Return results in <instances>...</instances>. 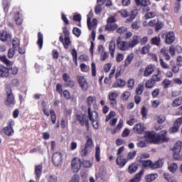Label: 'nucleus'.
<instances>
[{"label":"nucleus","instance_id":"obj_1","mask_svg":"<svg viewBox=\"0 0 182 182\" xmlns=\"http://www.w3.org/2000/svg\"><path fill=\"white\" fill-rule=\"evenodd\" d=\"M97 119H99V117H95V114H92V119L87 117L86 114H83L82 116L79 114L76 116V119L80 123V126H85L87 132H89V120L91 122L92 127L95 130L99 129V122H97Z\"/></svg>","mask_w":182,"mask_h":182},{"label":"nucleus","instance_id":"obj_2","mask_svg":"<svg viewBox=\"0 0 182 182\" xmlns=\"http://www.w3.org/2000/svg\"><path fill=\"white\" fill-rule=\"evenodd\" d=\"M86 102L88 106V119H90V120H92V114H95L94 117H99V114L97 113V112L92 111V105L94 107V110H96V109H97L96 97H93V96L87 97Z\"/></svg>","mask_w":182,"mask_h":182},{"label":"nucleus","instance_id":"obj_3","mask_svg":"<svg viewBox=\"0 0 182 182\" xmlns=\"http://www.w3.org/2000/svg\"><path fill=\"white\" fill-rule=\"evenodd\" d=\"M117 47L119 50H129V49H132L134 48V41L133 40L129 41H124L122 37H118L116 39Z\"/></svg>","mask_w":182,"mask_h":182},{"label":"nucleus","instance_id":"obj_4","mask_svg":"<svg viewBox=\"0 0 182 182\" xmlns=\"http://www.w3.org/2000/svg\"><path fill=\"white\" fill-rule=\"evenodd\" d=\"M159 36H161V39L164 40L165 45H171L176 41V33L173 31H162Z\"/></svg>","mask_w":182,"mask_h":182},{"label":"nucleus","instance_id":"obj_5","mask_svg":"<svg viewBox=\"0 0 182 182\" xmlns=\"http://www.w3.org/2000/svg\"><path fill=\"white\" fill-rule=\"evenodd\" d=\"M119 14H120L122 18H128L126 19L125 22H133L137 15H139L137 9L132 10L130 14L127 9H121L119 11Z\"/></svg>","mask_w":182,"mask_h":182},{"label":"nucleus","instance_id":"obj_6","mask_svg":"<svg viewBox=\"0 0 182 182\" xmlns=\"http://www.w3.org/2000/svg\"><path fill=\"white\" fill-rule=\"evenodd\" d=\"M141 164L144 168L150 167L152 170H156V168H160L163 167V161L161 160H158L153 163L151 160H140Z\"/></svg>","mask_w":182,"mask_h":182},{"label":"nucleus","instance_id":"obj_7","mask_svg":"<svg viewBox=\"0 0 182 182\" xmlns=\"http://www.w3.org/2000/svg\"><path fill=\"white\" fill-rule=\"evenodd\" d=\"M6 98L4 100V105H6L7 107H11V106H14L16 102H15V96L14 95V92H12V89L11 87L6 88Z\"/></svg>","mask_w":182,"mask_h":182},{"label":"nucleus","instance_id":"obj_8","mask_svg":"<svg viewBox=\"0 0 182 182\" xmlns=\"http://www.w3.org/2000/svg\"><path fill=\"white\" fill-rule=\"evenodd\" d=\"M63 33L64 38L63 36H60L59 41L63 43L65 49H69V29H68V27H63Z\"/></svg>","mask_w":182,"mask_h":182},{"label":"nucleus","instance_id":"obj_9","mask_svg":"<svg viewBox=\"0 0 182 182\" xmlns=\"http://www.w3.org/2000/svg\"><path fill=\"white\" fill-rule=\"evenodd\" d=\"M77 80L82 92H87V90H89V83L86 80L85 76L77 75Z\"/></svg>","mask_w":182,"mask_h":182},{"label":"nucleus","instance_id":"obj_10","mask_svg":"<svg viewBox=\"0 0 182 182\" xmlns=\"http://www.w3.org/2000/svg\"><path fill=\"white\" fill-rule=\"evenodd\" d=\"M151 28H155V32H159L160 29L164 28V23L159 18L152 19L149 21Z\"/></svg>","mask_w":182,"mask_h":182},{"label":"nucleus","instance_id":"obj_11","mask_svg":"<svg viewBox=\"0 0 182 182\" xmlns=\"http://www.w3.org/2000/svg\"><path fill=\"white\" fill-rule=\"evenodd\" d=\"M62 157V154L60 152H55L52 156V161L53 166H55V167H60V166H62L63 160Z\"/></svg>","mask_w":182,"mask_h":182},{"label":"nucleus","instance_id":"obj_12","mask_svg":"<svg viewBox=\"0 0 182 182\" xmlns=\"http://www.w3.org/2000/svg\"><path fill=\"white\" fill-rule=\"evenodd\" d=\"M82 167V162L78 158H74L71 161V170L73 173H78Z\"/></svg>","mask_w":182,"mask_h":182},{"label":"nucleus","instance_id":"obj_13","mask_svg":"<svg viewBox=\"0 0 182 182\" xmlns=\"http://www.w3.org/2000/svg\"><path fill=\"white\" fill-rule=\"evenodd\" d=\"M182 124V117L177 118L173 124L172 127L169 129V133H177L180 130V127Z\"/></svg>","mask_w":182,"mask_h":182},{"label":"nucleus","instance_id":"obj_14","mask_svg":"<svg viewBox=\"0 0 182 182\" xmlns=\"http://www.w3.org/2000/svg\"><path fill=\"white\" fill-rule=\"evenodd\" d=\"M168 141V139L167 138V131L162 130L159 134H156V144L159 143H167Z\"/></svg>","mask_w":182,"mask_h":182},{"label":"nucleus","instance_id":"obj_15","mask_svg":"<svg viewBox=\"0 0 182 182\" xmlns=\"http://www.w3.org/2000/svg\"><path fill=\"white\" fill-rule=\"evenodd\" d=\"M132 41H134V47L136 45H139V43H140L141 45H146V43L149 42V37L144 36L141 38V37L139 36H134L132 38Z\"/></svg>","mask_w":182,"mask_h":182},{"label":"nucleus","instance_id":"obj_16","mask_svg":"<svg viewBox=\"0 0 182 182\" xmlns=\"http://www.w3.org/2000/svg\"><path fill=\"white\" fill-rule=\"evenodd\" d=\"M154 69H156V65L153 64L147 65L145 68L143 76L144 77H149V76H151V75H153V73H154Z\"/></svg>","mask_w":182,"mask_h":182},{"label":"nucleus","instance_id":"obj_17","mask_svg":"<svg viewBox=\"0 0 182 182\" xmlns=\"http://www.w3.org/2000/svg\"><path fill=\"white\" fill-rule=\"evenodd\" d=\"M12 36L5 30L0 31V41L1 42H6V41H11Z\"/></svg>","mask_w":182,"mask_h":182},{"label":"nucleus","instance_id":"obj_18","mask_svg":"<svg viewBox=\"0 0 182 182\" xmlns=\"http://www.w3.org/2000/svg\"><path fill=\"white\" fill-rule=\"evenodd\" d=\"M117 96H119V94H117V92L116 91L109 93L108 97L109 103L112 105V106H116V105H117V100H116V99H117Z\"/></svg>","mask_w":182,"mask_h":182},{"label":"nucleus","instance_id":"obj_19","mask_svg":"<svg viewBox=\"0 0 182 182\" xmlns=\"http://www.w3.org/2000/svg\"><path fill=\"white\" fill-rule=\"evenodd\" d=\"M169 53H170V55H171V56H174V55H176V53H182L181 46H180L178 45H177V46L171 45L169 47Z\"/></svg>","mask_w":182,"mask_h":182},{"label":"nucleus","instance_id":"obj_20","mask_svg":"<svg viewBox=\"0 0 182 182\" xmlns=\"http://www.w3.org/2000/svg\"><path fill=\"white\" fill-rule=\"evenodd\" d=\"M133 130L136 134H144L146 127H144V124L139 123L134 126Z\"/></svg>","mask_w":182,"mask_h":182},{"label":"nucleus","instance_id":"obj_21","mask_svg":"<svg viewBox=\"0 0 182 182\" xmlns=\"http://www.w3.org/2000/svg\"><path fill=\"white\" fill-rule=\"evenodd\" d=\"M87 25L89 31H92V28H95L97 26V18H93L92 20V18L88 16L87 18Z\"/></svg>","mask_w":182,"mask_h":182},{"label":"nucleus","instance_id":"obj_22","mask_svg":"<svg viewBox=\"0 0 182 182\" xmlns=\"http://www.w3.org/2000/svg\"><path fill=\"white\" fill-rule=\"evenodd\" d=\"M127 159L123 158L122 155H119L117 157L116 163L117 166H119L120 168H123L127 164Z\"/></svg>","mask_w":182,"mask_h":182},{"label":"nucleus","instance_id":"obj_23","mask_svg":"<svg viewBox=\"0 0 182 182\" xmlns=\"http://www.w3.org/2000/svg\"><path fill=\"white\" fill-rule=\"evenodd\" d=\"M43 170V165L42 164L36 166L34 173L36 175V179L39 180L41 176H42V171Z\"/></svg>","mask_w":182,"mask_h":182},{"label":"nucleus","instance_id":"obj_24","mask_svg":"<svg viewBox=\"0 0 182 182\" xmlns=\"http://www.w3.org/2000/svg\"><path fill=\"white\" fill-rule=\"evenodd\" d=\"M14 19L16 25H17L18 26H21V25L23 23V18L21 16V13L19 11H16L14 14Z\"/></svg>","mask_w":182,"mask_h":182},{"label":"nucleus","instance_id":"obj_25","mask_svg":"<svg viewBox=\"0 0 182 182\" xmlns=\"http://www.w3.org/2000/svg\"><path fill=\"white\" fill-rule=\"evenodd\" d=\"M143 174H144V170L142 169L128 182H140L141 181V177L143 176Z\"/></svg>","mask_w":182,"mask_h":182},{"label":"nucleus","instance_id":"obj_26","mask_svg":"<svg viewBox=\"0 0 182 182\" xmlns=\"http://www.w3.org/2000/svg\"><path fill=\"white\" fill-rule=\"evenodd\" d=\"M9 77V73L8 72L7 67L0 64V77Z\"/></svg>","mask_w":182,"mask_h":182},{"label":"nucleus","instance_id":"obj_27","mask_svg":"<svg viewBox=\"0 0 182 182\" xmlns=\"http://www.w3.org/2000/svg\"><path fill=\"white\" fill-rule=\"evenodd\" d=\"M150 43L151 45L160 48V46H161V38H160L159 36L153 37L150 40Z\"/></svg>","mask_w":182,"mask_h":182},{"label":"nucleus","instance_id":"obj_28","mask_svg":"<svg viewBox=\"0 0 182 182\" xmlns=\"http://www.w3.org/2000/svg\"><path fill=\"white\" fill-rule=\"evenodd\" d=\"M108 49L111 57L112 58H114V52H116V43L114 41L109 42Z\"/></svg>","mask_w":182,"mask_h":182},{"label":"nucleus","instance_id":"obj_29","mask_svg":"<svg viewBox=\"0 0 182 182\" xmlns=\"http://www.w3.org/2000/svg\"><path fill=\"white\" fill-rule=\"evenodd\" d=\"M151 78L154 80L155 83H157V82H161V80H163L161 71H160V70H158L156 74L153 75Z\"/></svg>","mask_w":182,"mask_h":182},{"label":"nucleus","instance_id":"obj_30","mask_svg":"<svg viewBox=\"0 0 182 182\" xmlns=\"http://www.w3.org/2000/svg\"><path fill=\"white\" fill-rule=\"evenodd\" d=\"M137 168H139V164L132 163L129 166L127 171L129 174H134V173L137 171Z\"/></svg>","mask_w":182,"mask_h":182},{"label":"nucleus","instance_id":"obj_31","mask_svg":"<svg viewBox=\"0 0 182 182\" xmlns=\"http://www.w3.org/2000/svg\"><path fill=\"white\" fill-rule=\"evenodd\" d=\"M133 59H134V53H130L127 56V58L125 59L124 61V68H127L130 65V63L133 62Z\"/></svg>","mask_w":182,"mask_h":182},{"label":"nucleus","instance_id":"obj_32","mask_svg":"<svg viewBox=\"0 0 182 182\" xmlns=\"http://www.w3.org/2000/svg\"><path fill=\"white\" fill-rule=\"evenodd\" d=\"M119 26L116 23H112L110 24H106L105 25V31H109V32H113L114 31H116Z\"/></svg>","mask_w":182,"mask_h":182},{"label":"nucleus","instance_id":"obj_33","mask_svg":"<svg viewBox=\"0 0 182 182\" xmlns=\"http://www.w3.org/2000/svg\"><path fill=\"white\" fill-rule=\"evenodd\" d=\"M8 72L9 73V70L11 72V75H18V72H19V68L16 66H14V63L11 62V65L7 66Z\"/></svg>","mask_w":182,"mask_h":182},{"label":"nucleus","instance_id":"obj_34","mask_svg":"<svg viewBox=\"0 0 182 182\" xmlns=\"http://www.w3.org/2000/svg\"><path fill=\"white\" fill-rule=\"evenodd\" d=\"M124 86H126V80L119 78L113 84V87H123Z\"/></svg>","mask_w":182,"mask_h":182},{"label":"nucleus","instance_id":"obj_35","mask_svg":"<svg viewBox=\"0 0 182 182\" xmlns=\"http://www.w3.org/2000/svg\"><path fill=\"white\" fill-rule=\"evenodd\" d=\"M146 137H148L149 140H151L154 144H157V134H156V133L149 132L146 133Z\"/></svg>","mask_w":182,"mask_h":182},{"label":"nucleus","instance_id":"obj_36","mask_svg":"<svg viewBox=\"0 0 182 182\" xmlns=\"http://www.w3.org/2000/svg\"><path fill=\"white\" fill-rule=\"evenodd\" d=\"M170 66L173 73H178V72H180V67L176 64V62L171 60Z\"/></svg>","mask_w":182,"mask_h":182},{"label":"nucleus","instance_id":"obj_37","mask_svg":"<svg viewBox=\"0 0 182 182\" xmlns=\"http://www.w3.org/2000/svg\"><path fill=\"white\" fill-rule=\"evenodd\" d=\"M3 9L4 12H9V8H11V1L10 0H3L2 1Z\"/></svg>","mask_w":182,"mask_h":182},{"label":"nucleus","instance_id":"obj_38","mask_svg":"<svg viewBox=\"0 0 182 182\" xmlns=\"http://www.w3.org/2000/svg\"><path fill=\"white\" fill-rule=\"evenodd\" d=\"M37 45L39 47V49H42L43 46V34L41 32H38V33Z\"/></svg>","mask_w":182,"mask_h":182},{"label":"nucleus","instance_id":"obj_39","mask_svg":"<svg viewBox=\"0 0 182 182\" xmlns=\"http://www.w3.org/2000/svg\"><path fill=\"white\" fill-rule=\"evenodd\" d=\"M181 147H182V142L181 141H178L173 149V153H181Z\"/></svg>","mask_w":182,"mask_h":182},{"label":"nucleus","instance_id":"obj_40","mask_svg":"<svg viewBox=\"0 0 182 182\" xmlns=\"http://www.w3.org/2000/svg\"><path fill=\"white\" fill-rule=\"evenodd\" d=\"M157 177H159V175L157 173H151L145 176V180L146 182H151L154 181V180L156 179Z\"/></svg>","mask_w":182,"mask_h":182},{"label":"nucleus","instance_id":"obj_41","mask_svg":"<svg viewBox=\"0 0 182 182\" xmlns=\"http://www.w3.org/2000/svg\"><path fill=\"white\" fill-rule=\"evenodd\" d=\"M3 132L6 136H14V128L13 127H5L3 129Z\"/></svg>","mask_w":182,"mask_h":182},{"label":"nucleus","instance_id":"obj_42","mask_svg":"<svg viewBox=\"0 0 182 182\" xmlns=\"http://www.w3.org/2000/svg\"><path fill=\"white\" fill-rule=\"evenodd\" d=\"M155 86H156V82L151 78L146 80V82L145 83L146 89H151L152 87H154Z\"/></svg>","mask_w":182,"mask_h":182},{"label":"nucleus","instance_id":"obj_43","mask_svg":"<svg viewBox=\"0 0 182 182\" xmlns=\"http://www.w3.org/2000/svg\"><path fill=\"white\" fill-rule=\"evenodd\" d=\"M181 105H182V97H178L176 98L172 102L173 107H178V106H181Z\"/></svg>","mask_w":182,"mask_h":182},{"label":"nucleus","instance_id":"obj_44","mask_svg":"<svg viewBox=\"0 0 182 182\" xmlns=\"http://www.w3.org/2000/svg\"><path fill=\"white\" fill-rule=\"evenodd\" d=\"M90 149L87 148L86 146H84L83 149H81V151L80 152V154L81 157H86V156H88V154L90 153Z\"/></svg>","mask_w":182,"mask_h":182},{"label":"nucleus","instance_id":"obj_45","mask_svg":"<svg viewBox=\"0 0 182 182\" xmlns=\"http://www.w3.org/2000/svg\"><path fill=\"white\" fill-rule=\"evenodd\" d=\"M71 55L73 57V61L75 64V66H77V51L76 49L73 48L71 50Z\"/></svg>","mask_w":182,"mask_h":182},{"label":"nucleus","instance_id":"obj_46","mask_svg":"<svg viewBox=\"0 0 182 182\" xmlns=\"http://www.w3.org/2000/svg\"><path fill=\"white\" fill-rule=\"evenodd\" d=\"M87 141L85 145V147H87L92 150V147L93 146V139L92 137H89V136H86Z\"/></svg>","mask_w":182,"mask_h":182},{"label":"nucleus","instance_id":"obj_47","mask_svg":"<svg viewBox=\"0 0 182 182\" xmlns=\"http://www.w3.org/2000/svg\"><path fill=\"white\" fill-rule=\"evenodd\" d=\"M13 49H18L21 46V41L18 38H14L12 41Z\"/></svg>","mask_w":182,"mask_h":182},{"label":"nucleus","instance_id":"obj_48","mask_svg":"<svg viewBox=\"0 0 182 182\" xmlns=\"http://www.w3.org/2000/svg\"><path fill=\"white\" fill-rule=\"evenodd\" d=\"M0 60L1 62H3V63H4L5 65H6V66L12 65V61L8 60V58H6V55H0Z\"/></svg>","mask_w":182,"mask_h":182},{"label":"nucleus","instance_id":"obj_49","mask_svg":"<svg viewBox=\"0 0 182 182\" xmlns=\"http://www.w3.org/2000/svg\"><path fill=\"white\" fill-rule=\"evenodd\" d=\"M73 19L75 22H79L77 24V26L82 28V23H80V21H82V16L80 14L74 15Z\"/></svg>","mask_w":182,"mask_h":182},{"label":"nucleus","instance_id":"obj_50","mask_svg":"<svg viewBox=\"0 0 182 182\" xmlns=\"http://www.w3.org/2000/svg\"><path fill=\"white\" fill-rule=\"evenodd\" d=\"M144 90V85L142 84H139L136 88V94L137 95H143V92Z\"/></svg>","mask_w":182,"mask_h":182},{"label":"nucleus","instance_id":"obj_51","mask_svg":"<svg viewBox=\"0 0 182 182\" xmlns=\"http://www.w3.org/2000/svg\"><path fill=\"white\" fill-rule=\"evenodd\" d=\"M50 117H51L52 124H56V112H55V109H50Z\"/></svg>","mask_w":182,"mask_h":182},{"label":"nucleus","instance_id":"obj_52","mask_svg":"<svg viewBox=\"0 0 182 182\" xmlns=\"http://www.w3.org/2000/svg\"><path fill=\"white\" fill-rule=\"evenodd\" d=\"M181 8V1H176L174 4L173 12H175V14H178Z\"/></svg>","mask_w":182,"mask_h":182},{"label":"nucleus","instance_id":"obj_53","mask_svg":"<svg viewBox=\"0 0 182 182\" xmlns=\"http://www.w3.org/2000/svg\"><path fill=\"white\" fill-rule=\"evenodd\" d=\"M134 83H136V82L134 81V79L133 78H130L128 81H127V87L128 89H129V90H133L134 87Z\"/></svg>","mask_w":182,"mask_h":182},{"label":"nucleus","instance_id":"obj_54","mask_svg":"<svg viewBox=\"0 0 182 182\" xmlns=\"http://www.w3.org/2000/svg\"><path fill=\"white\" fill-rule=\"evenodd\" d=\"M148 52H150V45L149 44L144 46L141 48L140 53H141V55H147Z\"/></svg>","mask_w":182,"mask_h":182},{"label":"nucleus","instance_id":"obj_55","mask_svg":"<svg viewBox=\"0 0 182 182\" xmlns=\"http://www.w3.org/2000/svg\"><path fill=\"white\" fill-rule=\"evenodd\" d=\"M130 96H132V92H130L129 91H126L122 95L121 97L122 100H125V102H127Z\"/></svg>","mask_w":182,"mask_h":182},{"label":"nucleus","instance_id":"obj_56","mask_svg":"<svg viewBox=\"0 0 182 182\" xmlns=\"http://www.w3.org/2000/svg\"><path fill=\"white\" fill-rule=\"evenodd\" d=\"M95 160L97 163L100 161V147L99 146L95 148Z\"/></svg>","mask_w":182,"mask_h":182},{"label":"nucleus","instance_id":"obj_57","mask_svg":"<svg viewBox=\"0 0 182 182\" xmlns=\"http://www.w3.org/2000/svg\"><path fill=\"white\" fill-rule=\"evenodd\" d=\"M147 144H149V141L143 140L136 144L137 147H140V149H144V147H147Z\"/></svg>","mask_w":182,"mask_h":182},{"label":"nucleus","instance_id":"obj_58","mask_svg":"<svg viewBox=\"0 0 182 182\" xmlns=\"http://www.w3.org/2000/svg\"><path fill=\"white\" fill-rule=\"evenodd\" d=\"M156 15H157V14L155 11L147 12L144 15V18L145 19H151V18H154V16H156Z\"/></svg>","mask_w":182,"mask_h":182},{"label":"nucleus","instance_id":"obj_59","mask_svg":"<svg viewBox=\"0 0 182 182\" xmlns=\"http://www.w3.org/2000/svg\"><path fill=\"white\" fill-rule=\"evenodd\" d=\"M170 85H171V80L166 78L162 82V86L164 87V89H168Z\"/></svg>","mask_w":182,"mask_h":182},{"label":"nucleus","instance_id":"obj_60","mask_svg":"<svg viewBox=\"0 0 182 182\" xmlns=\"http://www.w3.org/2000/svg\"><path fill=\"white\" fill-rule=\"evenodd\" d=\"M73 35H75V36H76L77 38H79V36L82 35V30H80V28H79L74 27L73 29Z\"/></svg>","mask_w":182,"mask_h":182},{"label":"nucleus","instance_id":"obj_61","mask_svg":"<svg viewBox=\"0 0 182 182\" xmlns=\"http://www.w3.org/2000/svg\"><path fill=\"white\" fill-rule=\"evenodd\" d=\"M136 154H137V151L129 152L128 155L127 156V161H129V160H133V159H134V157H136Z\"/></svg>","mask_w":182,"mask_h":182},{"label":"nucleus","instance_id":"obj_62","mask_svg":"<svg viewBox=\"0 0 182 182\" xmlns=\"http://www.w3.org/2000/svg\"><path fill=\"white\" fill-rule=\"evenodd\" d=\"M126 32H127V28L124 26H121L117 28V33H119V35H124Z\"/></svg>","mask_w":182,"mask_h":182},{"label":"nucleus","instance_id":"obj_63","mask_svg":"<svg viewBox=\"0 0 182 182\" xmlns=\"http://www.w3.org/2000/svg\"><path fill=\"white\" fill-rule=\"evenodd\" d=\"M159 63L163 69H170V65L167 63L164 62L163 58L159 59Z\"/></svg>","mask_w":182,"mask_h":182},{"label":"nucleus","instance_id":"obj_64","mask_svg":"<svg viewBox=\"0 0 182 182\" xmlns=\"http://www.w3.org/2000/svg\"><path fill=\"white\" fill-rule=\"evenodd\" d=\"M47 182H58V177L55 175H50L47 178Z\"/></svg>","mask_w":182,"mask_h":182}]
</instances>
